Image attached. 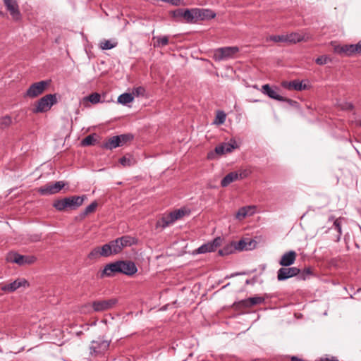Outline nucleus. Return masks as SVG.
Instances as JSON below:
<instances>
[{"instance_id": "f257e3e1", "label": "nucleus", "mask_w": 361, "mask_h": 361, "mask_svg": "<svg viewBox=\"0 0 361 361\" xmlns=\"http://www.w3.org/2000/svg\"><path fill=\"white\" fill-rule=\"evenodd\" d=\"M85 199L86 195H73L63 199H58L54 202L53 207L60 212L66 209L74 210L80 207Z\"/></svg>"}, {"instance_id": "f03ea898", "label": "nucleus", "mask_w": 361, "mask_h": 361, "mask_svg": "<svg viewBox=\"0 0 361 361\" xmlns=\"http://www.w3.org/2000/svg\"><path fill=\"white\" fill-rule=\"evenodd\" d=\"M56 94H49L40 98L36 103L32 112L35 114L48 111L51 106L57 103Z\"/></svg>"}, {"instance_id": "7ed1b4c3", "label": "nucleus", "mask_w": 361, "mask_h": 361, "mask_svg": "<svg viewBox=\"0 0 361 361\" xmlns=\"http://www.w3.org/2000/svg\"><path fill=\"white\" fill-rule=\"evenodd\" d=\"M238 47H224L214 50L213 59L215 61H226L233 59L239 51Z\"/></svg>"}, {"instance_id": "20e7f679", "label": "nucleus", "mask_w": 361, "mask_h": 361, "mask_svg": "<svg viewBox=\"0 0 361 361\" xmlns=\"http://www.w3.org/2000/svg\"><path fill=\"white\" fill-rule=\"evenodd\" d=\"M118 302L117 298H111L108 299L95 300L92 302L91 307L93 312H102L114 309Z\"/></svg>"}, {"instance_id": "39448f33", "label": "nucleus", "mask_w": 361, "mask_h": 361, "mask_svg": "<svg viewBox=\"0 0 361 361\" xmlns=\"http://www.w3.org/2000/svg\"><path fill=\"white\" fill-rule=\"evenodd\" d=\"M279 88L276 86L271 87L269 84H265L262 86L261 92L262 94L268 96L269 98L279 101L286 102L291 106L298 104L296 101L291 99L283 97L279 94Z\"/></svg>"}, {"instance_id": "423d86ee", "label": "nucleus", "mask_w": 361, "mask_h": 361, "mask_svg": "<svg viewBox=\"0 0 361 361\" xmlns=\"http://www.w3.org/2000/svg\"><path fill=\"white\" fill-rule=\"evenodd\" d=\"M8 262L16 263L19 266L34 264L37 257L34 255H22L16 252H9L6 257Z\"/></svg>"}, {"instance_id": "0eeeda50", "label": "nucleus", "mask_w": 361, "mask_h": 361, "mask_svg": "<svg viewBox=\"0 0 361 361\" xmlns=\"http://www.w3.org/2000/svg\"><path fill=\"white\" fill-rule=\"evenodd\" d=\"M50 80H41L32 83L24 94V97L35 98L42 94L49 85Z\"/></svg>"}, {"instance_id": "6e6552de", "label": "nucleus", "mask_w": 361, "mask_h": 361, "mask_svg": "<svg viewBox=\"0 0 361 361\" xmlns=\"http://www.w3.org/2000/svg\"><path fill=\"white\" fill-rule=\"evenodd\" d=\"M110 341L98 338L97 341H92L90 346V355L98 357L104 355L108 350Z\"/></svg>"}, {"instance_id": "1a4fd4ad", "label": "nucleus", "mask_w": 361, "mask_h": 361, "mask_svg": "<svg viewBox=\"0 0 361 361\" xmlns=\"http://www.w3.org/2000/svg\"><path fill=\"white\" fill-rule=\"evenodd\" d=\"M216 16V13L209 8H191V20H209Z\"/></svg>"}, {"instance_id": "9d476101", "label": "nucleus", "mask_w": 361, "mask_h": 361, "mask_svg": "<svg viewBox=\"0 0 361 361\" xmlns=\"http://www.w3.org/2000/svg\"><path fill=\"white\" fill-rule=\"evenodd\" d=\"M65 186L63 181H57L54 183H47L37 189L42 195H49L59 192Z\"/></svg>"}, {"instance_id": "9b49d317", "label": "nucleus", "mask_w": 361, "mask_h": 361, "mask_svg": "<svg viewBox=\"0 0 361 361\" xmlns=\"http://www.w3.org/2000/svg\"><path fill=\"white\" fill-rule=\"evenodd\" d=\"M300 274V269L295 267H283L277 271V279L280 281H285L289 278L297 276Z\"/></svg>"}, {"instance_id": "f8f14e48", "label": "nucleus", "mask_w": 361, "mask_h": 361, "mask_svg": "<svg viewBox=\"0 0 361 361\" xmlns=\"http://www.w3.org/2000/svg\"><path fill=\"white\" fill-rule=\"evenodd\" d=\"M121 246L120 245V242L118 238L114 240H111L109 243L104 244L102 246V254L105 255V257H109L112 255H116L122 251Z\"/></svg>"}, {"instance_id": "ddd939ff", "label": "nucleus", "mask_w": 361, "mask_h": 361, "mask_svg": "<svg viewBox=\"0 0 361 361\" xmlns=\"http://www.w3.org/2000/svg\"><path fill=\"white\" fill-rule=\"evenodd\" d=\"M223 239L221 237L215 238L212 241L203 244L196 250L198 254L211 252L214 251L222 243Z\"/></svg>"}, {"instance_id": "4468645a", "label": "nucleus", "mask_w": 361, "mask_h": 361, "mask_svg": "<svg viewBox=\"0 0 361 361\" xmlns=\"http://www.w3.org/2000/svg\"><path fill=\"white\" fill-rule=\"evenodd\" d=\"M118 267H119V273L132 276L137 271V267L135 264L132 261H123L119 260Z\"/></svg>"}, {"instance_id": "2eb2a0df", "label": "nucleus", "mask_w": 361, "mask_h": 361, "mask_svg": "<svg viewBox=\"0 0 361 361\" xmlns=\"http://www.w3.org/2000/svg\"><path fill=\"white\" fill-rule=\"evenodd\" d=\"M7 11L14 20H19L21 17L17 0H4Z\"/></svg>"}, {"instance_id": "dca6fc26", "label": "nucleus", "mask_w": 361, "mask_h": 361, "mask_svg": "<svg viewBox=\"0 0 361 361\" xmlns=\"http://www.w3.org/2000/svg\"><path fill=\"white\" fill-rule=\"evenodd\" d=\"M21 286H29V283L24 279H17L14 281L1 286V289L4 292L12 293Z\"/></svg>"}, {"instance_id": "f3484780", "label": "nucleus", "mask_w": 361, "mask_h": 361, "mask_svg": "<svg viewBox=\"0 0 361 361\" xmlns=\"http://www.w3.org/2000/svg\"><path fill=\"white\" fill-rule=\"evenodd\" d=\"M238 148V145L234 140H231L229 142L222 143L215 147V153L219 155L230 153L233 149Z\"/></svg>"}, {"instance_id": "a211bd4d", "label": "nucleus", "mask_w": 361, "mask_h": 361, "mask_svg": "<svg viewBox=\"0 0 361 361\" xmlns=\"http://www.w3.org/2000/svg\"><path fill=\"white\" fill-rule=\"evenodd\" d=\"M264 302V298L261 296H254L247 299L242 300L237 303L239 307H250L256 305L262 304Z\"/></svg>"}, {"instance_id": "6ab92c4d", "label": "nucleus", "mask_w": 361, "mask_h": 361, "mask_svg": "<svg viewBox=\"0 0 361 361\" xmlns=\"http://www.w3.org/2000/svg\"><path fill=\"white\" fill-rule=\"evenodd\" d=\"M343 220V218L339 217L336 219L334 216H330L329 217V221L331 222H333V225L331 228H329L330 230L334 229L336 231V235L335 236L334 240L336 242H338L341 239V235H342V228L341 224L342 221Z\"/></svg>"}, {"instance_id": "aec40b11", "label": "nucleus", "mask_w": 361, "mask_h": 361, "mask_svg": "<svg viewBox=\"0 0 361 361\" xmlns=\"http://www.w3.org/2000/svg\"><path fill=\"white\" fill-rule=\"evenodd\" d=\"M297 254L294 250L285 252L281 257L279 263L281 266L290 267L293 264L296 259Z\"/></svg>"}, {"instance_id": "412c9836", "label": "nucleus", "mask_w": 361, "mask_h": 361, "mask_svg": "<svg viewBox=\"0 0 361 361\" xmlns=\"http://www.w3.org/2000/svg\"><path fill=\"white\" fill-rule=\"evenodd\" d=\"M281 86L288 90L302 91L307 88L306 85H302V82L299 80H293L292 81H283Z\"/></svg>"}, {"instance_id": "4be33fe9", "label": "nucleus", "mask_w": 361, "mask_h": 361, "mask_svg": "<svg viewBox=\"0 0 361 361\" xmlns=\"http://www.w3.org/2000/svg\"><path fill=\"white\" fill-rule=\"evenodd\" d=\"M116 273H119V267L118 261L107 264L101 273V278L104 276H112Z\"/></svg>"}, {"instance_id": "5701e85b", "label": "nucleus", "mask_w": 361, "mask_h": 361, "mask_svg": "<svg viewBox=\"0 0 361 361\" xmlns=\"http://www.w3.org/2000/svg\"><path fill=\"white\" fill-rule=\"evenodd\" d=\"M354 49V44L338 45L334 47L335 53L345 56H352L355 54Z\"/></svg>"}, {"instance_id": "b1692460", "label": "nucleus", "mask_w": 361, "mask_h": 361, "mask_svg": "<svg viewBox=\"0 0 361 361\" xmlns=\"http://www.w3.org/2000/svg\"><path fill=\"white\" fill-rule=\"evenodd\" d=\"M245 177V174L238 173L235 171L228 173L221 181V185L222 187H226L230 183L238 180L239 178H243Z\"/></svg>"}, {"instance_id": "393cba45", "label": "nucleus", "mask_w": 361, "mask_h": 361, "mask_svg": "<svg viewBox=\"0 0 361 361\" xmlns=\"http://www.w3.org/2000/svg\"><path fill=\"white\" fill-rule=\"evenodd\" d=\"M174 222H175V220H174L173 216L171 212L169 214L164 216L160 219H159L157 221L156 227L157 228L161 227L162 228H165Z\"/></svg>"}, {"instance_id": "a878e982", "label": "nucleus", "mask_w": 361, "mask_h": 361, "mask_svg": "<svg viewBox=\"0 0 361 361\" xmlns=\"http://www.w3.org/2000/svg\"><path fill=\"white\" fill-rule=\"evenodd\" d=\"M174 18L182 17L188 21H191V9L178 8L172 12Z\"/></svg>"}, {"instance_id": "bb28decb", "label": "nucleus", "mask_w": 361, "mask_h": 361, "mask_svg": "<svg viewBox=\"0 0 361 361\" xmlns=\"http://www.w3.org/2000/svg\"><path fill=\"white\" fill-rule=\"evenodd\" d=\"M118 136H113L110 137L107 141L102 144V148L106 149H113L116 148L117 147L121 146V142H119Z\"/></svg>"}, {"instance_id": "cd10ccee", "label": "nucleus", "mask_w": 361, "mask_h": 361, "mask_svg": "<svg viewBox=\"0 0 361 361\" xmlns=\"http://www.w3.org/2000/svg\"><path fill=\"white\" fill-rule=\"evenodd\" d=\"M286 43H296V42H300L301 41H303L305 40V36L299 34V33H296V32H291V33H289V34H286Z\"/></svg>"}, {"instance_id": "c85d7f7f", "label": "nucleus", "mask_w": 361, "mask_h": 361, "mask_svg": "<svg viewBox=\"0 0 361 361\" xmlns=\"http://www.w3.org/2000/svg\"><path fill=\"white\" fill-rule=\"evenodd\" d=\"M254 209V207H243L238 209V212L236 213V218L239 220H241L246 217L248 215H251L253 212L252 211Z\"/></svg>"}, {"instance_id": "c756f323", "label": "nucleus", "mask_w": 361, "mask_h": 361, "mask_svg": "<svg viewBox=\"0 0 361 361\" xmlns=\"http://www.w3.org/2000/svg\"><path fill=\"white\" fill-rule=\"evenodd\" d=\"M236 251V247L233 242L226 245L222 249L219 250V254L221 256L231 255Z\"/></svg>"}, {"instance_id": "7c9ffc66", "label": "nucleus", "mask_w": 361, "mask_h": 361, "mask_svg": "<svg viewBox=\"0 0 361 361\" xmlns=\"http://www.w3.org/2000/svg\"><path fill=\"white\" fill-rule=\"evenodd\" d=\"M154 47H163L169 44L167 36H157L153 37Z\"/></svg>"}, {"instance_id": "2f4dec72", "label": "nucleus", "mask_w": 361, "mask_h": 361, "mask_svg": "<svg viewBox=\"0 0 361 361\" xmlns=\"http://www.w3.org/2000/svg\"><path fill=\"white\" fill-rule=\"evenodd\" d=\"M102 246L96 247L91 250V252L88 254L87 258L91 260L97 259L100 257H105L104 255L102 254Z\"/></svg>"}, {"instance_id": "473e14b6", "label": "nucleus", "mask_w": 361, "mask_h": 361, "mask_svg": "<svg viewBox=\"0 0 361 361\" xmlns=\"http://www.w3.org/2000/svg\"><path fill=\"white\" fill-rule=\"evenodd\" d=\"M121 248L123 249L126 247L130 246L135 243V238L128 235H124L121 238H118Z\"/></svg>"}, {"instance_id": "72a5a7b5", "label": "nucleus", "mask_w": 361, "mask_h": 361, "mask_svg": "<svg viewBox=\"0 0 361 361\" xmlns=\"http://www.w3.org/2000/svg\"><path fill=\"white\" fill-rule=\"evenodd\" d=\"M134 99V96L131 93H123L121 94L118 98V102L122 104H127Z\"/></svg>"}, {"instance_id": "f704fd0d", "label": "nucleus", "mask_w": 361, "mask_h": 361, "mask_svg": "<svg viewBox=\"0 0 361 361\" xmlns=\"http://www.w3.org/2000/svg\"><path fill=\"white\" fill-rule=\"evenodd\" d=\"M97 205V202L94 201L90 205L86 207L84 211L80 214L81 218H85L89 214L94 212L96 210Z\"/></svg>"}, {"instance_id": "c9c22d12", "label": "nucleus", "mask_w": 361, "mask_h": 361, "mask_svg": "<svg viewBox=\"0 0 361 361\" xmlns=\"http://www.w3.org/2000/svg\"><path fill=\"white\" fill-rule=\"evenodd\" d=\"M12 123V118L10 116L6 115L0 118V129H6Z\"/></svg>"}, {"instance_id": "e433bc0d", "label": "nucleus", "mask_w": 361, "mask_h": 361, "mask_svg": "<svg viewBox=\"0 0 361 361\" xmlns=\"http://www.w3.org/2000/svg\"><path fill=\"white\" fill-rule=\"evenodd\" d=\"M95 134H91L85 137L82 141L81 145L82 146H91L94 145L96 143Z\"/></svg>"}, {"instance_id": "4c0bfd02", "label": "nucleus", "mask_w": 361, "mask_h": 361, "mask_svg": "<svg viewBox=\"0 0 361 361\" xmlns=\"http://www.w3.org/2000/svg\"><path fill=\"white\" fill-rule=\"evenodd\" d=\"M116 42H111L110 40L104 39L100 42L99 47L103 50H109L116 47Z\"/></svg>"}, {"instance_id": "58836bf2", "label": "nucleus", "mask_w": 361, "mask_h": 361, "mask_svg": "<svg viewBox=\"0 0 361 361\" xmlns=\"http://www.w3.org/2000/svg\"><path fill=\"white\" fill-rule=\"evenodd\" d=\"M312 274V271L310 267L305 268L303 270L300 269V274L297 276L299 280H306Z\"/></svg>"}, {"instance_id": "ea45409f", "label": "nucleus", "mask_w": 361, "mask_h": 361, "mask_svg": "<svg viewBox=\"0 0 361 361\" xmlns=\"http://www.w3.org/2000/svg\"><path fill=\"white\" fill-rule=\"evenodd\" d=\"M85 99L89 101L93 104L100 102L101 95L97 92L90 94L88 97H85Z\"/></svg>"}, {"instance_id": "a19ab883", "label": "nucleus", "mask_w": 361, "mask_h": 361, "mask_svg": "<svg viewBox=\"0 0 361 361\" xmlns=\"http://www.w3.org/2000/svg\"><path fill=\"white\" fill-rule=\"evenodd\" d=\"M226 115L223 111H219L216 114L214 123L218 125L223 124L226 121Z\"/></svg>"}, {"instance_id": "79ce46f5", "label": "nucleus", "mask_w": 361, "mask_h": 361, "mask_svg": "<svg viewBox=\"0 0 361 361\" xmlns=\"http://www.w3.org/2000/svg\"><path fill=\"white\" fill-rule=\"evenodd\" d=\"M118 136L119 137L118 138L119 142H121V146H123L124 144L133 139V135L132 134H122Z\"/></svg>"}, {"instance_id": "37998d69", "label": "nucleus", "mask_w": 361, "mask_h": 361, "mask_svg": "<svg viewBox=\"0 0 361 361\" xmlns=\"http://www.w3.org/2000/svg\"><path fill=\"white\" fill-rule=\"evenodd\" d=\"M171 214H172L173 219L176 221V220H178V219H180L181 217H183V216H185V214H187V212L183 209H179L175 210L173 212H171Z\"/></svg>"}, {"instance_id": "c03bdc74", "label": "nucleus", "mask_w": 361, "mask_h": 361, "mask_svg": "<svg viewBox=\"0 0 361 361\" xmlns=\"http://www.w3.org/2000/svg\"><path fill=\"white\" fill-rule=\"evenodd\" d=\"M119 163L126 167V166H130L131 165H133V159H130V157H127L126 156L120 158L119 159Z\"/></svg>"}, {"instance_id": "a18cd8bd", "label": "nucleus", "mask_w": 361, "mask_h": 361, "mask_svg": "<svg viewBox=\"0 0 361 361\" xmlns=\"http://www.w3.org/2000/svg\"><path fill=\"white\" fill-rule=\"evenodd\" d=\"M269 40L274 42H286L285 35H271L269 37Z\"/></svg>"}, {"instance_id": "49530a36", "label": "nucleus", "mask_w": 361, "mask_h": 361, "mask_svg": "<svg viewBox=\"0 0 361 361\" xmlns=\"http://www.w3.org/2000/svg\"><path fill=\"white\" fill-rule=\"evenodd\" d=\"M330 61V59L326 56H321L316 59L315 63L318 65H324Z\"/></svg>"}, {"instance_id": "de8ad7c7", "label": "nucleus", "mask_w": 361, "mask_h": 361, "mask_svg": "<svg viewBox=\"0 0 361 361\" xmlns=\"http://www.w3.org/2000/svg\"><path fill=\"white\" fill-rule=\"evenodd\" d=\"M233 243L235 244V247H236V250H243V249L245 248L246 245H247V243L245 242V240H241L238 242H235V241H232Z\"/></svg>"}, {"instance_id": "09e8293b", "label": "nucleus", "mask_w": 361, "mask_h": 361, "mask_svg": "<svg viewBox=\"0 0 361 361\" xmlns=\"http://www.w3.org/2000/svg\"><path fill=\"white\" fill-rule=\"evenodd\" d=\"M42 239V235L39 233H35L30 235L29 240L30 242H39Z\"/></svg>"}, {"instance_id": "8fccbe9b", "label": "nucleus", "mask_w": 361, "mask_h": 361, "mask_svg": "<svg viewBox=\"0 0 361 361\" xmlns=\"http://www.w3.org/2000/svg\"><path fill=\"white\" fill-rule=\"evenodd\" d=\"M353 108H354V106L351 102H345L343 105V109H344L345 110H353Z\"/></svg>"}, {"instance_id": "3c124183", "label": "nucleus", "mask_w": 361, "mask_h": 361, "mask_svg": "<svg viewBox=\"0 0 361 361\" xmlns=\"http://www.w3.org/2000/svg\"><path fill=\"white\" fill-rule=\"evenodd\" d=\"M354 48L355 54L361 53V42H359L358 43L354 44Z\"/></svg>"}, {"instance_id": "603ef678", "label": "nucleus", "mask_w": 361, "mask_h": 361, "mask_svg": "<svg viewBox=\"0 0 361 361\" xmlns=\"http://www.w3.org/2000/svg\"><path fill=\"white\" fill-rule=\"evenodd\" d=\"M322 361H338V360L336 357H332L331 358H324Z\"/></svg>"}, {"instance_id": "864d4df0", "label": "nucleus", "mask_w": 361, "mask_h": 361, "mask_svg": "<svg viewBox=\"0 0 361 361\" xmlns=\"http://www.w3.org/2000/svg\"><path fill=\"white\" fill-rule=\"evenodd\" d=\"M143 88L142 87H137L134 90L133 93H136L137 94H139L140 91H143Z\"/></svg>"}, {"instance_id": "5fc2aeb1", "label": "nucleus", "mask_w": 361, "mask_h": 361, "mask_svg": "<svg viewBox=\"0 0 361 361\" xmlns=\"http://www.w3.org/2000/svg\"><path fill=\"white\" fill-rule=\"evenodd\" d=\"M290 360H291V361H303L302 359L298 358V357H296V356H292V357H290Z\"/></svg>"}, {"instance_id": "6e6d98bb", "label": "nucleus", "mask_w": 361, "mask_h": 361, "mask_svg": "<svg viewBox=\"0 0 361 361\" xmlns=\"http://www.w3.org/2000/svg\"><path fill=\"white\" fill-rule=\"evenodd\" d=\"M214 153L213 152H210L207 154V158L209 159H212L214 158Z\"/></svg>"}, {"instance_id": "4d7b16f0", "label": "nucleus", "mask_w": 361, "mask_h": 361, "mask_svg": "<svg viewBox=\"0 0 361 361\" xmlns=\"http://www.w3.org/2000/svg\"><path fill=\"white\" fill-rule=\"evenodd\" d=\"M356 125L358 126H361V118L356 121Z\"/></svg>"}]
</instances>
